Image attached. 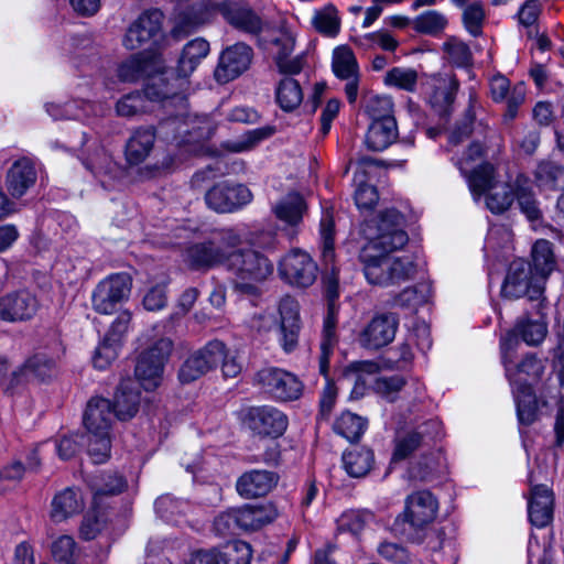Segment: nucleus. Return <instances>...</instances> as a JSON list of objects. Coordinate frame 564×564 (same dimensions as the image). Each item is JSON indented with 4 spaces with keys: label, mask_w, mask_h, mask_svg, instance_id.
<instances>
[{
    "label": "nucleus",
    "mask_w": 564,
    "mask_h": 564,
    "mask_svg": "<svg viewBox=\"0 0 564 564\" xmlns=\"http://www.w3.org/2000/svg\"><path fill=\"white\" fill-rule=\"evenodd\" d=\"M319 234L322 242V259L325 265L323 283L328 300V307L323 322L321 356L318 364L319 372L326 377L329 369V357L338 341L336 335V325L338 322V305L336 304V299L338 297L339 284L338 269L335 267V223L333 214L328 210L322 215Z\"/></svg>",
    "instance_id": "f257e3e1"
},
{
    "label": "nucleus",
    "mask_w": 564,
    "mask_h": 564,
    "mask_svg": "<svg viewBox=\"0 0 564 564\" xmlns=\"http://www.w3.org/2000/svg\"><path fill=\"white\" fill-rule=\"evenodd\" d=\"M180 78L170 70L159 72L148 78L143 91H133L122 96L116 104V112L120 117L131 118L151 110V102L170 98L183 100L178 89Z\"/></svg>",
    "instance_id": "f03ea898"
},
{
    "label": "nucleus",
    "mask_w": 564,
    "mask_h": 564,
    "mask_svg": "<svg viewBox=\"0 0 564 564\" xmlns=\"http://www.w3.org/2000/svg\"><path fill=\"white\" fill-rule=\"evenodd\" d=\"M226 267L235 276V291L247 296H258L259 284L273 272L272 262L253 249H231Z\"/></svg>",
    "instance_id": "7ed1b4c3"
},
{
    "label": "nucleus",
    "mask_w": 564,
    "mask_h": 564,
    "mask_svg": "<svg viewBox=\"0 0 564 564\" xmlns=\"http://www.w3.org/2000/svg\"><path fill=\"white\" fill-rule=\"evenodd\" d=\"M116 413L105 398H91L84 413L87 431V452L95 464H104L110 456V430Z\"/></svg>",
    "instance_id": "20e7f679"
},
{
    "label": "nucleus",
    "mask_w": 564,
    "mask_h": 564,
    "mask_svg": "<svg viewBox=\"0 0 564 564\" xmlns=\"http://www.w3.org/2000/svg\"><path fill=\"white\" fill-rule=\"evenodd\" d=\"M404 216L395 208H387L362 226V234L369 242L362 249L370 254L390 253L402 249L409 241L404 230Z\"/></svg>",
    "instance_id": "39448f33"
},
{
    "label": "nucleus",
    "mask_w": 564,
    "mask_h": 564,
    "mask_svg": "<svg viewBox=\"0 0 564 564\" xmlns=\"http://www.w3.org/2000/svg\"><path fill=\"white\" fill-rule=\"evenodd\" d=\"M241 242L242 236L237 229H220L209 239L189 246L185 251V261L194 269L226 265L229 251L238 248Z\"/></svg>",
    "instance_id": "423d86ee"
},
{
    "label": "nucleus",
    "mask_w": 564,
    "mask_h": 564,
    "mask_svg": "<svg viewBox=\"0 0 564 564\" xmlns=\"http://www.w3.org/2000/svg\"><path fill=\"white\" fill-rule=\"evenodd\" d=\"M370 249H361L359 259L364 264L367 281L375 285L400 284L413 278L415 265L408 257L389 258L388 253L370 254Z\"/></svg>",
    "instance_id": "0eeeda50"
},
{
    "label": "nucleus",
    "mask_w": 564,
    "mask_h": 564,
    "mask_svg": "<svg viewBox=\"0 0 564 564\" xmlns=\"http://www.w3.org/2000/svg\"><path fill=\"white\" fill-rule=\"evenodd\" d=\"M545 281L533 271L531 263L518 259L509 265L501 293L505 297L516 300L528 296L530 301H538L536 306L543 305Z\"/></svg>",
    "instance_id": "6e6552de"
},
{
    "label": "nucleus",
    "mask_w": 564,
    "mask_h": 564,
    "mask_svg": "<svg viewBox=\"0 0 564 564\" xmlns=\"http://www.w3.org/2000/svg\"><path fill=\"white\" fill-rule=\"evenodd\" d=\"M518 346L519 339L514 334H507L500 340L501 360L506 376L511 384H518V389H522L523 384H528L529 379L536 380L542 376L544 366L534 354L525 355L518 365H514Z\"/></svg>",
    "instance_id": "1a4fd4ad"
},
{
    "label": "nucleus",
    "mask_w": 564,
    "mask_h": 564,
    "mask_svg": "<svg viewBox=\"0 0 564 564\" xmlns=\"http://www.w3.org/2000/svg\"><path fill=\"white\" fill-rule=\"evenodd\" d=\"M253 382L278 402L299 400L304 390L303 382L294 373L278 367L260 369L256 372Z\"/></svg>",
    "instance_id": "9d476101"
},
{
    "label": "nucleus",
    "mask_w": 564,
    "mask_h": 564,
    "mask_svg": "<svg viewBox=\"0 0 564 564\" xmlns=\"http://www.w3.org/2000/svg\"><path fill=\"white\" fill-rule=\"evenodd\" d=\"M132 279L128 273L110 274L101 280L93 291L91 305L95 312L110 315L126 302L131 293Z\"/></svg>",
    "instance_id": "9b49d317"
},
{
    "label": "nucleus",
    "mask_w": 564,
    "mask_h": 564,
    "mask_svg": "<svg viewBox=\"0 0 564 564\" xmlns=\"http://www.w3.org/2000/svg\"><path fill=\"white\" fill-rule=\"evenodd\" d=\"M172 347V340L161 338L139 357L134 375L144 390H154L160 386Z\"/></svg>",
    "instance_id": "f8f14e48"
},
{
    "label": "nucleus",
    "mask_w": 564,
    "mask_h": 564,
    "mask_svg": "<svg viewBox=\"0 0 564 564\" xmlns=\"http://www.w3.org/2000/svg\"><path fill=\"white\" fill-rule=\"evenodd\" d=\"M226 356V345L217 339L191 354L178 370L182 383H191L215 370Z\"/></svg>",
    "instance_id": "ddd939ff"
},
{
    "label": "nucleus",
    "mask_w": 564,
    "mask_h": 564,
    "mask_svg": "<svg viewBox=\"0 0 564 564\" xmlns=\"http://www.w3.org/2000/svg\"><path fill=\"white\" fill-rule=\"evenodd\" d=\"M242 423L254 435L278 438L285 433L289 426V417L275 406L259 405L246 410Z\"/></svg>",
    "instance_id": "4468645a"
},
{
    "label": "nucleus",
    "mask_w": 564,
    "mask_h": 564,
    "mask_svg": "<svg viewBox=\"0 0 564 564\" xmlns=\"http://www.w3.org/2000/svg\"><path fill=\"white\" fill-rule=\"evenodd\" d=\"M279 272L288 283L308 288L317 278V265L308 253L295 249L282 258Z\"/></svg>",
    "instance_id": "2eb2a0df"
},
{
    "label": "nucleus",
    "mask_w": 564,
    "mask_h": 564,
    "mask_svg": "<svg viewBox=\"0 0 564 564\" xmlns=\"http://www.w3.org/2000/svg\"><path fill=\"white\" fill-rule=\"evenodd\" d=\"M253 198L243 184H216L205 195L206 204L217 213H232L248 205Z\"/></svg>",
    "instance_id": "dca6fc26"
},
{
    "label": "nucleus",
    "mask_w": 564,
    "mask_h": 564,
    "mask_svg": "<svg viewBox=\"0 0 564 564\" xmlns=\"http://www.w3.org/2000/svg\"><path fill=\"white\" fill-rule=\"evenodd\" d=\"M399 327V317L394 313L375 315L358 336L361 347L379 349L389 345L395 337Z\"/></svg>",
    "instance_id": "f3484780"
},
{
    "label": "nucleus",
    "mask_w": 564,
    "mask_h": 564,
    "mask_svg": "<svg viewBox=\"0 0 564 564\" xmlns=\"http://www.w3.org/2000/svg\"><path fill=\"white\" fill-rule=\"evenodd\" d=\"M252 48L245 43H236L227 47L220 55L215 69V78L218 83H228L246 72L252 61Z\"/></svg>",
    "instance_id": "a211bd4d"
},
{
    "label": "nucleus",
    "mask_w": 564,
    "mask_h": 564,
    "mask_svg": "<svg viewBox=\"0 0 564 564\" xmlns=\"http://www.w3.org/2000/svg\"><path fill=\"white\" fill-rule=\"evenodd\" d=\"M39 308L34 294L19 290L0 296V319L9 323L31 319Z\"/></svg>",
    "instance_id": "6ab92c4d"
},
{
    "label": "nucleus",
    "mask_w": 564,
    "mask_h": 564,
    "mask_svg": "<svg viewBox=\"0 0 564 564\" xmlns=\"http://www.w3.org/2000/svg\"><path fill=\"white\" fill-rule=\"evenodd\" d=\"M252 551L243 541H234L220 550H198L192 555V564H250Z\"/></svg>",
    "instance_id": "aec40b11"
},
{
    "label": "nucleus",
    "mask_w": 564,
    "mask_h": 564,
    "mask_svg": "<svg viewBox=\"0 0 564 564\" xmlns=\"http://www.w3.org/2000/svg\"><path fill=\"white\" fill-rule=\"evenodd\" d=\"M272 212L276 219L283 223V230L288 237L293 239L303 223L307 204L300 193L290 192L273 205Z\"/></svg>",
    "instance_id": "412c9836"
},
{
    "label": "nucleus",
    "mask_w": 564,
    "mask_h": 564,
    "mask_svg": "<svg viewBox=\"0 0 564 564\" xmlns=\"http://www.w3.org/2000/svg\"><path fill=\"white\" fill-rule=\"evenodd\" d=\"M279 341L285 352H291L297 346L301 330L300 305L297 301L290 295L282 297L279 303Z\"/></svg>",
    "instance_id": "4be33fe9"
},
{
    "label": "nucleus",
    "mask_w": 564,
    "mask_h": 564,
    "mask_svg": "<svg viewBox=\"0 0 564 564\" xmlns=\"http://www.w3.org/2000/svg\"><path fill=\"white\" fill-rule=\"evenodd\" d=\"M218 12L235 29L258 35L263 29L261 18L246 3L226 0L217 4Z\"/></svg>",
    "instance_id": "5701e85b"
},
{
    "label": "nucleus",
    "mask_w": 564,
    "mask_h": 564,
    "mask_svg": "<svg viewBox=\"0 0 564 564\" xmlns=\"http://www.w3.org/2000/svg\"><path fill=\"white\" fill-rule=\"evenodd\" d=\"M332 67L334 74L346 80L345 94L349 104H355L359 90V68L352 51L347 46H339L333 53Z\"/></svg>",
    "instance_id": "b1692460"
},
{
    "label": "nucleus",
    "mask_w": 564,
    "mask_h": 564,
    "mask_svg": "<svg viewBox=\"0 0 564 564\" xmlns=\"http://www.w3.org/2000/svg\"><path fill=\"white\" fill-rule=\"evenodd\" d=\"M161 129L175 131V140L200 141L209 139L214 134L216 127L207 117L195 116L191 118L187 116L186 118H181L175 116L164 120L161 123Z\"/></svg>",
    "instance_id": "393cba45"
},
{
    "label": "nucleus",
    "mask_w": 564,
    "mask_h": 564,
    "mask_svg": "<svg viewBox=\"0 0 564 564\" xmlns=\"http://www.w3.org/2000/svg\"><path fill=\"white\" fill-rule=\"evenodd\" d=\"M162 13L159 10L142 13L127 30L123 45L128 50H138L155 37L162 29Z\"/></svg>",
    "instance_id": "a878e982"
},
{
    "label": "nucleus",
    "mask_w": 564,
    "mask_h": 564,
    "mask_svg": "<svg viewBox=\"0 0 564 564\" xmlns=\"http://www.w3.org/2000/svg\"><path fill=\"white\" fill-rule=\"evenodd\" d=\"M438 510L437 499L429 490H419L405 500L404 520L411 528H423L431 523Z\"/></svg>",
    "instance_id": "bb28decb"
},
{
    "label": "nucleus",
    "mask_w": 564,
    "mask_h": 564,
    "mask_svg": "<svg viewBox=\"0 0 564 564\" xmlns=\"http://www.w3.org/2000/svg\"><path fill=\"white\" fill-rule=\"evenodd\" d=\"M279 481V475L265 469L243 473L236 482L237 492L246 499L267 496Z\"/></svg>",
    "instance_id": "cd10ccee"
},
{
    "label": "nucleus",
    "mask_w": 564,
    "mask_h": 564,
    "mask_svg": "<svg viewBox=\"0 0 564 564\" xmlns=\"http://www.w3.org/2000/svg\"><path fill=\"white\" fill-rule=\"evenodd\" d=\"M553 492L547 486H532L528 501L530 522L536 528L549 525L553 519Z\"/></svg>",
    "instance_id": "c85d7f7f"
},
{
    "label": "nucleus",
    "mask_w": 564,
    "mask_h": 564,
    "mask_svg": "<svg viewBox=\"0 0 564 564\" xmlns=\"http://www.w3.org/2000/svg\"><path fill=\"white\" fill-rule=\"evenodd\" d=\"M36 182V170L28 158L17 160L6 175V187L13 198L22 197Z\"/></svg>",
    "instance_id": "c756f323"
},
{
    "label": "nucleus",
    "mask_w": 564,
    "mask_h": 564,
    "mask_svg": "<svg viewBox=\"0 0 564 564\" xmlns=\"http://www.w3.org/2000/svg\"><path fill=\"white\" fill-rule=\"evenodd\" d=\"M84 508L85 501L80 489L67 487L53 497L50 517L54 522L59 523L80 513Z\"/></svg>",
    "instance_id": "7c9ffc66"
},
{
    "label": "nucleus",
    "mask_w": 564,
    "mask_h": 564,
    "mask_svg": "<svg viewBox=\"0 0 564 564\" xmlns=\"http://www.w3.org/2000/svg\"><path fill=\"white\" fill-rule=\"evenodd\" d=\"M373 164H376V160L371 158H361L358 161V169L354 176V182L356 184L354 198L356 206L361 212H369L373 209L379 200L377 188L367 183L366 169Z\"/></svg>",
    "instance_id": "2f4dec72"
},
{
    "label": "nucleus",
    "mask_w": 564,
    "mask_h": 564,
    "mask_svg": "<svg viewBox=\"0 0 564 564\" xmlns=\"http://www.w3.org/2000/svg\"><path fill=\"white\" fill-rule=\"evenodd\" d=\"M242 531H254L271 523L278 516L275 507L270 503L245 505L237 508Z\"/></svg>",
    "instance_id": "473e14b6"
},
{
    "label": "nucleus",
    "mask_w": 564,
    "mask_h": 564,
    "mask_svg": "<svg viewBox=\"0 0 564 564\" xmlns=\"http://www.w3.org/2000/svg\"><path fill=\"white\" fill-rule=\"evenodd\" d=\"M514 199L519 205L521 213L531 223L542 219L540 203L533 192L531 181L523 174H518L514 178Z\"/></svg>",
    "instance_id": "72a5a7b5"
},
{
    "label": "nucleus",
    "mask_w": 564,
    "mask_h": 564,
    "mask_svg": "<svg viewBox=\"0 0 564 564\" xmlns=\"http://www.w3.org/2000/svg\"><path fill=\"white\" fill-rule=\"evenodd\" d=\"M56 373V362L53 358L45 354H36L28 359L23 366L12 371L14 380L21 379H39L45 381L51 379Z\"/></svg>",
    "instance_id": "f704fd0d"
},
{
    "label": "nucleus",
    "mask_w": 564,
    "mask_h": 564,
    "mask_svg": "<svg viewBox=\"0 0 564 564\" xmlns=\"http://www.w3.org/2000/svg\"><path fill=\"white\" fill-rule=\"evenodd\" d=\"M397 137L395 119L372 121L366 133L365 143L371 151H383L395 141Z\"/></svg>",
    "instance_id": "c9c22d12"
},
{
    "label": "nucleus",
    "mask_w": 564,
    "mask_h": 564,
    "mask_svg": "<svg viewBox=\"0 0 564 564\" xmlns=\"http://www.w3.org/2000/svg\"><path fill=\"white\" fill-rule=\"evenodd\" d=\"M155 133L152 128H140L135 130L126 145V158L130 164L142 163L153 149Z\"/></svg>",
    "instance_id": "e433bc0d"
},
{
    "label": "nucleus",
    "mask_w": 564,
    "mask_h": 564,
    "mask_svg": "<svg viewBox=\"0 0 564 564\" xmlns=\"http://www.w3.org/2000/svg\"><path fill=\"white\" fill-rule=\"evenodd\" d=\"M209 43L197 37L189 41L182 50L177 62V73L182 78L188 77L199 65V63L208 55Z\"/></svg>",
    "instance_id": "4c0bfd02"
},
{
    "label": "nucleus",
    "mask_w": 564,
    "mask_h": 564,
    "mask_svg": "<svg viewBox=\"0 0 564 564\" xmlns=\"http://www.w3.org/2000/svg\"><path fill=\"white\" fill-rule=\"evenodd\" d=\"M132 386V381L124 380L119 384L117 390L112 409L116 413V417L120 421L129 420L138 412L140 393Z\"/></svg>",
    "instance_id": "58836bf2"
},
{
    "label": "nucleus",
    "mask_w": 564,
    "mask_h": 564,
    "mask_svg": "<svg viewBox=\"0 0 564 564\" xmlns=\"http://www.w3.org/2000/svg\"><path fill=\"white\" fill-rule=\"evenodd\" d=\"M533 175L541 189L564 192L563 165L551 160H543L536 164Z\"/></svg>",
    "instance_id": "ea45409f"
},
{
    "label": "nucleus",
    "mask_w": 564,
    "mask_h": 564,
    "mask_svg": "<svg viewBox=\"0 0 564 564\" xmlns=\"http://www.w3.org/2000/svg\"><path fill=\"white\" fill-rule=\"evenodd\" d=\"M542 307L543 305L541 307L538 306L539 318L532 319L530 317H524L518 321L514 332H511L510 334H514L517 338L520 336L529 346L540 345L547 335V323L541 312Z\"/></svg>",
    "instance_id": "a19ab883"
},
{
    "label": "nucleus",
    "mask_w": 564,
    "mask_h": 564,
    "mask_svg": "<svg viewBox=\"0 0 564 564\" xmlns=\"http://www.w3.org/2000/svg\"><path fill=\"white\" fill-rule=\"evenodd\" d=\"M275 100L286 112L297 109L303 101V90L299 80L292 77L281 79L275 88Z\"/></svg>",
    "instance_id": "79ce46f5"
},
{
    "label": "nucleus",
    "mask_w": 564,
    "mask_h": 564,
    "mask_svg": "<svg viewBox=\"0 0 564 564\" xmlns=\"http://www.w3.org/2000/svg\"><path fill=\"white\" fill-rule=\"evenodd\" d=\"M373 453L369 448H354L343 454V464L347 474L351 477L366 476L373 464Z\"/></svg>",
    "instance_id": "37998d69"
},
{
    "label": "nucleus",
    "mask_w": 564,
    "mask_h": 564,
    "mask_svg": "<svg viewBox=\"0 0 564 564\" xmlns=\"http://www.w3.org/2000/svg\"><path fill=\"white\" fill-rule=\"evenodd\" d=\"M465 175L475 199L488 193L496 185L495 167L490 163H482Z\"/></svg>",
    "instance_id": "c03bdc74"
},
{
    "label": "nucleus",
    "mask_w": 564,
    "mask_h": 564,
    "mask_svg": "<svg viewBox=\"0 0 564 564\" xmlns=\"http://www.w3.org/2000/svg\"><path fill=\"white\" fill-rule=\"evenodd\" d=\"M514 196V181L496 184L486 195V206L492 214H502L511 207Z\"/></svg>",
    "instance_id": "a18cd8bd"
},
{
    "label": "nucleus",
    "mask_w": 564,
    "mask_h": 564,
    "mask_svg": "<svg viewBox=\"0 0 564 564\" xmlns=\"http://www.w3.org/2000/svg\"><path fill=\"white\" fill-rule=\"evenodd\" d=\"M366 427L367 420L349 411L341 413L334 423V431L349 442L358 441Z\"/></svg>",
    "instance_id": "49530a36"
},
{
    "label": "nucleus",
    "mask_w": 564,
    "mask_h": 564,
    "mask_svg": "<svg viewBox=\"0 0 564 564\" xmlns=\"http://www.w3.org/2000/svg\"><path fill=\"white\" fill-rule=\"evenodd\" d=\"M554 256L552 251V243L545 239L538 240L532 248V263L533 271L538 273L544 281L554 268Z\"/></svg>",
    "instance_id": "de8ad7c7"
},
{
    "label": "nucleus",
    "mask_w": 564,
    "mask_h": 564,
    "mask_svg": "<svg viewBox=\"0 0 564 564\" xmlns=\"http://www.w3.org/2000/svg\"><path fill=\"white\" fill-rule=\"evenodd\" d=\"M312 25L318 33L325 36H336L340 30V19L337 9L333 4H327L316 10L312 18Z\"/></svg>",
    "instance_id": "09e8293b"
},
{
    "label": "nucleus",
    "mask_w": 564,
    "mask_h": 564,
    "mask_svg": "<svg viewBox=\"0 0 564 564\" xmlns=\"http://www.w3.org/2000/svg\"><path fill=\"white\" fill-rule=\"evenodd\" d=\"M517 415L523 425H531L538 419V404L529 384H523L516 393Z\"/></svg>",
    "instance_id": "8fccbe9b"
},
{
    "label": "nucleus",
    "mask_w": 564,
    "mask_h": 564,
    "mask_svg": "<svg viewBox=\"0 0 564 564\" xmlns=\"http://www.w3.org/2000/svg\"><path fill=\"white\" fill-rule=\"evenodd\" d=\"M274 132L275 128L271 126L253 129L241 135L238 140L226 142L224 148L234 153L246 152L253 149L262 140L271 137Z\"/></svg>",
    "instance_id": "3c124183"
},
{
    "label": "nucleus",
    "mask_w": 564,
    "mask_h": 564,
    "mask_svg": "<svg viewBox=\"0 0 564 564\" xmlns=\"http://www.w3.org/2000/svg\"><path fill=\"white\" fill-rule=\"evenodd\" d=\"M405 386L406 380L402 375L380 376L372 382L373 391L389 402H394Z\"/></svg>",
    "instance_id": "603ef678"
},
{
    "label": "nucleus",
    "mask_w": 564,
    "mask_h": 564,
    "mask_svg": "<svg viewBox=\"0 0 564 564\" xmlns=\"http://www.w3.org/2000/svg\"><path fill=\"white\" fill-rule=\"evenodd\" d=\"M445 58L459 67H466L471 64L473 54L469 46L462 40L451 36L442 46Z\"/></svg>",
    "instance_id": "864d4df0"
},
{
    "label": "nucleus",
    "mask_w": 564,
    "mask_h": 564,
    "mask_svg": "<svg viewBox=\"0 0 564 564\" xmlns=\"http://www.w3.org/2000/svg\"><path fill=\"white\" fill-rule=\"evenodd\" d=\"M446 17L436 10L422 12L413 22V28L416 32L429 35H437L446 28Z\"/></svg>",
    "instance_id": "5fc2aeb1"
},
{
    "label": "nucleus",
    "mask_w": 564,
    "mask_h": 564,
    "mask_svg": "<svg viewBox=\"0 0 564 564\" xmlns=\"http://www.w3.org/2000/svg\"><path fill=\"white\" fill-rule=\"evenodd\" d=\"M463 23L466 31L477 37L482 33V25L485 22L486 13L481 2L475 1L464 7Z\"/></svg>",
    "instance_id": "6e6d98bb"
},
{
    "label": "nucleus",
    "mask_w": 564,
    "mask_h": 564,
    "mask_svg": "<svg viewBox=\"0 0 564 564\" xmlns=\"http://www.w3.org/2000/svg\"><path fill=\"white\" fill-rule=\"evenodd\" d=\"M203 24V17L194 9H188L177 15L172 29V35L175 39H183L195 32Z\"/></svg>",
    "instance_id": "4d7b16f0"
},
{
    "label": "nucleus",
    "mask_w": 564,
    "mask_h": 564,
    "mask_svg": "<svg viewBox=\"0 0 564 564\" xmlns=\"http://www.w3.org/2000/svg\"><path fill=\"white\" fill-rule=\"evenodd\" d=\"M372 520L373 514L369 511L350 510L344 512L338 519V529L341 531H348L352 534H358Z\"/></svg>",
    "instance_id": "13d9d810"
},
{
    "label": "nucleus",
    "mask_w": 564,
    "mask_h": 564,
    "mask_svg": "<svg viewBox=\"0 0 564 564\" xmlns=\"http://www.w3.org/2000/svg\"><path fill=\"white\" fill-rule=\"evenodd\" d=\"M384 83L406 91H414L417 83V73L411 68L393 67L386 74Z\"/></svg>",
    "instance_id": "bf43d9fd"
},
{
    "label": "nucleus",
    "mask_w": 564,
    "mask_h": 564,
    "mask_svg": "<svg viewBox=\"0 0 564 564\" xmlns=\"http://www.w3.org/2000/svg\"><path fill=\"white\" fill-rule=\"evenodd\" d=\"M422 440L423 433L417 431H411L397 436L392 458L394 460L405 459L420 447Z\"/></svg>",
    "instance_id": "052dcab7"
},
{
    "label": "nucleus",
    "mask_w": 564,
    "mask_h": 564,
    "mask_svg": "<svg viewBox=\"0 0 564 564\" xmlns=\"http://www.w3.org/2000/svg\"><path fill=\"white\" fill-rule=\"evenodd\" d=\"M366 112L371 117L372 121H383L387 119H395L393 116V101L389 96H372L366 105Z\"/></svg>",
    "instance_id": "680f3d73"
},
{
    "label": "nucleus",
    "mask_w": 564,
    "mask_h": 564,
    "mask_svg": "<svg viewBox=\"0 0 564 564\" xmlns=\"http://www.w3.org/2000/svg\"><path fill=\"white\" fill-rule=\"evenodd\" d=\"M239 514L236 509H228L219 513L214 520V531L219 536L235 535L241 530Z\"/></svg>",
    "instance_id": "e2e57ef3"
},
{
    "label": "nucleus",
    "mask_w": 564,
    "mask_h": 564,
    "mask_svg": "<svg viewBox=\"0 0 564 564\" xmlns=\"http://www.w3.org/2000/svg\"><path fill=\"white\" fill-rule=\"evenodd\" d=\"M458 89V83L455 79L441 82L431 96V102L434 107H438L441 111L454 101L455 94Z\"/></svg>",
    "instance_id": "0e129e2a"
},
{
    "label": "nucleus",
    "mask_w": 564,
    "mask_h": 564,
    "mask_svg": "<svg viewBox=\"0 0 564 564\" xmlns=\"http://www.w3.org/2000/svg\"><path fill=\"white\" fill-rule=\"evenodd\" d=\"M101 481L102 484L94 482L91 485L95 501L102 496L120 494L126 487L124 479L116 474L102 475Z\"/></svg>",
    "instance_id": "69168bd1"
},
{
    "label": "nucleus",
    "mask_w": 564,
    "mask_h": 564,
    "mask_svg": "<svg viewBox=\"0 0 564 564\" xmlns=\"http://www.w3.org/2000/svg\"><path fill=\"white\" fill-rule=\"evenodd\" d=\"M76 543L69 535H62L52 544V555L59 564H74Z\"/></svg>",
    "instance_id": "338daca9"
},
{
    "label": "nucleus",
    "mask_w": 564,
    "mask_h": 564,
    "mask_svg": "<svg viewBox=\"0 0 564 564\" xmlns=\"http://www.w3.org/2000/svg\"><path fill=\"white\" fill-rule=\"evenodd\" d=\"M147 63L139 55H133L118 67V77L122 82H135L145 73Z\"/></svg>",
    "instance_id": "774afa93"
}]
</instances>
